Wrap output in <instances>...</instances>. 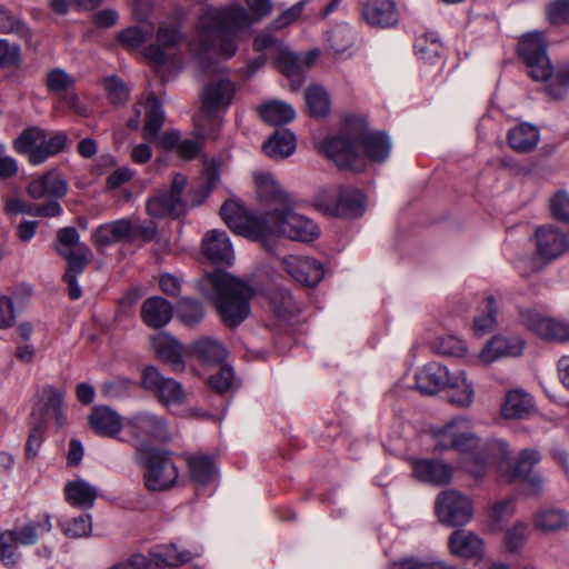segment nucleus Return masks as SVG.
I'll use <instances>...</instances> for the list:
<instances>
[{
    "instance_id": "obj_1",
    "label": "nucleus",
    "mask_w": 569,
    "mask_h": 569,
    "mask_svg": "<svg viewBox=\"0 0 569 569\" xmlns=\"http://www.w3.org/2000/svg\"><path fill=\"white\" fill-rule=\"evenodd\" d=\"M247 11L240 7L203 9L197 22V34L190 44L203 71L217 70L221 59L231 58L237 51L236 31L248 26Z\"/></svg>"
},
{
    "instance_id": "obj_2",
    "label": "nucleus",
    "mask_w": 569,
    "mask_h": 569,
    "mask_svg": "<svg viewBox=\"0 0 569 569\" xmlns=\"http://www.w3.org/2000/svg\"><path fill=\"white\" fill-rule=\"evenodd\" d=\"M326 156L340 169L362 172L369 161L382 162L391 151V142L382 132H371L357 123L326 141Z\"/></svg>"
},
{
    "instance_id": "obj_3",
    "label": "nucleus",
    "mask_w": 569,
    "mask_h": 569,
    "mask_svg": "<svg viewBox=\"0 0 569 569\" xmlns=\"http://www.w3.org/2000/svg\"><path fill=\"white\" fill-rule=\"evenodd\" d=\"M200 287L227 327L236 328L249 317L253 290L244 281L227 272H214L204 277Z\"/></svg>"
},
{
    "instance_id": "obj_4",
    "label": "nucleus",
    "mask_w": 569,
    "mask_h": 569,
    "mask_svg": "<svg viewBox=\"0 0 569 569\" xmlns=\"http://www.w3.org/2000/svg\"><path fill=\"white\" fill-rule=\"evenodd\" d=\"M169 438L167 421L148 411L137 412L124 420V432L119 438L134 446L136 457L146 456L154 450L152 443Z\"/></svg>"
},
{
    "instance_id": "obj_5",
    "label": "nucleus",
    "mask_w": 569,
    "mask_h": 569,
    "mask_svg": "<svg viewBox=\"0 0 569 569\" xmlns=\"http://www.w3.org/2000/svg\"><path fill=\"white\" fill-rule=\"evenodd\" d=\"M234 96L233 83L224 76L210 81L201 94V108L194 118V126L203 137L210 134L207 126L219 129L221 126L220 113L231 104Z\"/></svg>"
},
{
    "instance_id": "obj_6",
    "label": "nucleus",
    "mask_w": 569,
    "mask_h": 569,
    "mask_svg": "<svg viewBox=\"0 0 569 569\" xmlns=\"http://www.w3.org/2000/svg\"><path fill=\"white\" fill-rule=\"evenodd\" d=\"M319 234L320 230L313 220L287 206L264 216L263 239L267 236H282L291 240L309 242L317 239Z\"/></svg>"
},
{
    "instance_id": "obj_7",
    "label": "nucleus",
    "mask_w": 569,
    "mask_h": 569,
    "mask_svg": "<svg viewBox=\"0 0 569 569\" xmlns=\"http://www.w3.org/2000/svg\"><path fill=\"white\" fill-rule=\"evenodd\" d=\"M538 256L522 254L515 261L516 269L528 276L541 269L540 259L551 261L568 250L566 234L556 227L541 226L535 232Z\"/></svg>"
},
{
    "instance_id": "obj_8",
    "label": "nucleus",
    "mask_w": 569,
    "mask_h": 569,
    "mask_svg": "<svg viewBox=\"0 0 569 569\" xmlns=\"http://www.w3.org/2000/svg\"><path fill=\"white\" fill-rule=\"evenodd\" d=\"M182 33L176 26L162 23L158 27L156 41L144 48V58L161 72L178 71L182 67V58L179 44Z\"/></svg>"
},
{
    "instance_id": "obj_9",
    "label": "nucleus",
    "mask_w": 569,
    "mask_h": 569,
    "mask_svg": "<svg viewBox=\"0 0 569 569\" xmlns=\"http://www.w3.org/2000/svg\"><path fill=\"white\" fill-rule=\"evenodd\" d=\"M134 118H130L128 126L137 129L144 117L143 138L148 141H156L158 147L166 150L178 149L180 136L177 131H167L157 136L164 122V112L153 94H150L146 101H139L134 106Z\"/></svg>"
},
{
    "instance_id": "obj_10",
    "label": "nucleus",
    "mask_w": 569,
    "mask_h": 569,
    "mask_svg": "<svg viewBox=\"0 0 569 569\" xmlns=\"http://www.w3.org/2000/svg\"><path fill=\"white\" fill-rule=\"evenodd\" d=\"M432 447L436 453L457 450L460 453H471L480 446L471 423L466 418H455L443 427L431 430Z\"/></svg>"
},
{
    "instance_id": "obj_11",
    "label": "nucleus",
    "mask_w": 569,
    "mask_h": 569,
    "mask_svg": "<svg viewBox=\"0 0 569 569\" xmlns=\"http://www.w3.org/2000/svg\"><path fill=\"white\" fill-rule=\"evenodd\" d=\"M490 452L497 459L498 476L503 482H512L536 471L533 467L541 460V455L536 449H523L512 459L508 445L502 440L493 441Z\"/></svg>"
},
{
    "instance_id": "obj_12",
    "label": "nucleus",
    "mask_w": 569,
    "mask_h": 569,
    "mask_svg": "<svg viewBox=\"0 0 569 569\" xmlns=\"http://www.w3.org/2000/svg\"><path fill=\"white\" fill-rule=\"evenodd\" d=\"M316 206L330 216L356 218L365 211V196L358 189L332 187L317 194Z\"/></svg>"
},
{
    "instance_id": "obj_13",
    "label": "nucleus",
    "mask_w": 569,
    "mask_h": 569,
    "mask_svg": "<svg viewBox=\"0 0 569 569\" xmlns=\"http://www.w3.org/2000/svg\"><path fill=\"white\" fill-rule=\"evenodd\" d=\"M518 52L533 80L546 81L551 77L552 67L547 54V40L543 32L531 31L523 34L518 44Z\"/></svg>"
},
{
    "instance_id": "obj_14",
    "label": "nucleus",
    "mask_w": 569,
    "mask_h": 569,
    "mask_svg": "<svg viewBox=\"0 0 569 569\" xmlns=\"http://www.w3.org/2000/svg\"><path fill=\"white\" fill-rule=\"evenodd\" d=\"M136 460L146 467L143 476L146 487L152 491H162L171 488L178 479V468L171 457L161 450L154 449Z\"/></svg>"
},
{
    "instance_id": "obj_15",
    "label": "nucleus",
    "mask_w": 569,
    "mask_h": 569,
    "mask_svg": "<svg viewBox=\"0 0 569 569\" xmlns=\"http://www.w3.org/2000/svg\"><path fill=\"white\" fill-rule=\"evenodd\" d=\"M141 386L167 407L182 405L187 400L182 386L174 379L162 376L156 367H147L142 371Z\"/></svg>"
},
{
    "instance_id": "obj_16",
    "label": "nucleus",
    "mask_w": 569,
    "mask_h": 569,
    "mask_svg": "<svg viewBox=\"0 0 569 569\" xmlns=\"http://www.w3.org/2000/svg\"><path fill=\"white\" fill-rule=\"evenodd\" d=\"M436 511L439 520L448 526H465L472 517L473 508L470 499L457 490L442 491L436 499Z\"/></svg>"
},
{
    "instance_id": "obj_17",
    "label": "nucleus",
    "mask_w": 569,
    "mask_h": 569,
    "mask_svg": "<svg viewBox=\"0 0 569 569\" xmlns=\"http://www.w3.org/2000/svg\"><path fill=\"white\" fill-rule=\"evenodd\" d=\"M224 222L236 233L254 240L263 239L264 218L261 220L236 201H226L220 210Z\"/></svg>"
},
{
    "instance_id": "obj_18",
    "label": "nucleus",
    "mask_w": 569,
    "mask_h": 569,
    "mask_svg": "<svg viewBox=\"0 0 569 569\" xmlns=\"http://www.w3.org/2000/svg\"><path fill=\"white\" fill-rule=\"evenodd\" d=\"M187 186V178L177 173L173 176L169 191L159 192L147 202V211L156 218L178 216L184 211L182 193Z\"/></svg>"
},
{
    "instance_id": "obj_19",
    "label": "nucleus",
    "mask_w": 569,
    "mask_h": 569,
    "mask_svg": "<svg viewBox=\"0 0 569 569\" xmlns=\"http://www.w3.org/2000/svg\"><path fill=\"white\" fill-rule=\"evenodd\" d=\"M59 246L57 251L62 256L72 270L84 271L93 259L89 247L80 242L79 232L73 227L62 228L58 231Z\"/></svg>"
},
{
    "instance_id": "obj_20",
    "label": "nucleus",
    "mask_w": 569,
    "mask_h": 569,
    "mask_svg": "<svg viewBox=\"0 0 569 569\" xmlns=\"http://www.w3.org/2000/svg\"><path fill=\"white\" fill-rule=\"evenodd\" d=\"M521 323L538 337L550 341L569 339V323L526 309L520 312Z\"/></svg>"
},
{
    "instance_id": "obj_21",
    "label": "nucleus",
    "mask_w": 569,
    "mask_h": 569,
    "mask_svg": "<svg viewBox=\"0 0 569 569\" xmlns=\"http://www.w3.org/2000/svg\"><path fill=\"white\" fill-rule=\"evenodd\" d=\"M523 349L525 341L520 337L497 335L485 345L473 361L487 366L501 358L518 357Z\"/></svg>"
},
{
    "instance_id": "obj_22",
    "label": "nucleus",
    "mask_w": 569,
    "mask_h": 569,
    "mask_svg": "<svg viewBox=\"0 0 569 569\" xmlns=\"http://www.w3.org/2000/svg\"><path fill=\"white\" fill-rule=\"evenodd\" d=\"M201 252L216 264L230 266L234 259L233 248L227 232L218 229L204 233L201 241Z\"/></svg>"
},
{
    "instance_id": "obj_23",
    "label": "nucleus",
    "mask_w": 569,
    "mask_h": 569,
    "mask_svg": "<svg viewBox=\"0 0 569 569\" xmlns=\"http://www.w3.org/2000/svg\"><path fill=\"white\" fill-rule=\"evenodd\" d=\"M283 269L295 280L313 287L323 278V268L317 260L303 256H288L281 261Z\"/></svg>"
},
{
    "instance_id": "obj_24",
    "label": "nucleus",
    "mask_w": 569,
    "mask_h": 569,
    "mask_svg": "<svg viewBox=\"0 0 569 569\" xmlns=\"http://www.w3.org/2000/svg\"><path fill=\"white\" fill-rule=\"evenodd\" d=\"M90 428L99 436L113 438L121 429L124 430V421L120 415L108 406H96L89 418Z\"/></svg>"
},
{
    "instance_id": "obj_25",
    "label": "nucleus",
    "mask_w": 569,
    "mask_h": 569,
    "mask_svg": "<svg viewBox=\"0 0 569 569\" xmlns=\"http://www.w3.org/2000/svg\"><path fill=\"white\" fill-rule=\"evenodd\" d=\"M202 551L197 549L178 550L176 545H164L156 547L151 551L152 569H178L179 566L191 561L194 557H200Z\"/></svg>"
},
{
    "instance_id": "obj_26",
    "label": "nucleus",
    "mask_w": 569,
    "mask_h": 569,
    "mask_svg": "<svg viewBox=\"0 0 569 569\" xmlns=\"http://www.w3.org/2000/svg\"><path fill=\"white\" fill-rule=\"evenodd\" d=\"M412 472L420 481L442 486L452 479L453 469L441 461L421 459L413 461Z\"/></svg>"
},
{
    "instance_id": "obj_27",
    "label": "nucleus",
    "mask_w": 569,
    "mask_h": 569,
    "mask_svg": "<svg viewBox=\"0 0 569 569\" xmlns=\"http://www.w3.org/2000/svg\"><path fill=\"white\" fill-rule=\"evenodd\" d=\"M449 376L450 372L445 366L430 362L417 372L416 386L421 393L431 396L445 389Z\"/></svg>"
},
{
    "instance_id": "obj_28",
    "label": "nucleus",
    "mask_w": 569,
    "mask_h": 569,
    "mask_svg": "<svg viewBox=\"0 0 569 569\" xmlns=\"http://www.w3.org/2000/svg\"><path fill=\"white\" fill-rule=\"evenodd\" d=\"M67 182L56 172L46 174L30 181L27 192L33 199H57L67 193Z\"/></svg>"
},
{
    "instance_id": "obj_29",
    "label": "nucleus",
    "mask_w": 569,
    "mask_h": 569,
    "mask_svg": "<svg viewBox=\"0 0 569 569\" xmlns=\"http://www.w3.org/2000/svg\"><path fill=\"white\" fill-rule=\"evenodd\" d=\"M450 551L460 558H481L485 551L483 540L475 532L456 530L449 538Z\"/></svg>"
},
{
    "instance_id": "obj_30",
    "label": "nucleus",
    "mask_w": 569,
    "mask_h": 569,
    "mask_svg": "<svg viewBox=\"0 0 569 569\" xmlns=\"http://www.w3.org/2000/svg\"><path fill=\"white\" fill-rule=\"evenodd\" d=\"M132 232L131 222L127 219H120L100 226L92 234V241L98 250H102L104 247L130 238Z\"/></svg>"
},
{
    "instance_id": "obj_31",
    "label": "nucleus",
    "mask_w": 569,
    "mask_h": 569,
    "mask_svg": "<svg viewBox=\"0 0 569 569\" xmlns=\"http://www.w3.org/2000/svg\"><path fill=\"white\" fill-rule=\"evenodd\" d=\"M445 389L448 390L449 401L457 407L467 408L475 400L473 383L468 379L465 371L450 373Z\"/></svg>"
},
{
    "instance_id": "obj_32",
    "label": "nucleus",
    "mask_w": 569,
    "mask_h": 569,
    "mask_svg": "<svg viewBox=\"0 0 569 569\" xmlns=\"http://www.w3.org/2000/svg\"><path fill=\"white\" fill-rule=\"evenodd\" d=\"M63 493L66 501L71 507L80 509L91 508L98 497L97 488L83 479L68 481Z\"/></svg>"
},
{
    "instance_id": "obj_33",
    "label": "nucleus",
    "mask_w": 569,
    "mask_h": 569,
    "mask_svg": "<svg viewBox=\"0 0 569 569\" xmlns=\"http://www.w3.org/2000/svg\"><path fill=\"white\" fill-rule=\"evenodd\" d=\"M569 523V515L561 508L543 507L532 515V526L542 533H555Z\"/></svg>"
},
{
    "instance_id": "obj_34",
    "label": "nucleus",
    "mask_w": 569,
    "mask_h": 569,
    "mask_svg": "<svg viewBox=\"0 0 569 569\" xmlns=\"http://www.w3.org/2000/svg\"><path fill=\"white\" fill-rule=\"evenodd\" d=\"M52 529L51 518L48 513L41 515L37 521H30L22 526H16L12 529L6 530V533H11L13 541L19 545H33L38 541L39 537L43 533L50 532Z\"/></svg>"
},
{
    "instance_id": "obj_35",
    "label": "nucleus",
    "mask_w": 569,
    "mask_h": 569,
    "mask_svg": "<svg viewBox=\"0 0 569 569\" xmlns=\"http://www.w3.org/2000/svg\"><path fill=\"white\" fill-rule=\"evenodd\" d=\"M172 317L171 305L160 297H151L141 306V318L150 328H161L166 326Z\"/></svg>"
},
{
    "instance_id": "obj_36",
    "label": "nucleus",
    "mask_w": 569,
    "mask_h": 569,
    "mask_svg": "<svg viewBox=\"0 0 569 569\" xmlns=\"http://www.w3.org/2000/svg\"><path fill=\"white\" fill-rule=\"evenodd\" d=\"M363 17L371 26L390 27L397 22L396 6L391 0H370L363 7Z\"/></svg>"
},
{
    "instance_id": "obj_37",
    "label": "nucleus",
    "mask_w": 569,
    "mask_h": 569,
    "mask_svg": "<svg viewBox=\"0 0 569 569\" xmlns=\"http://www.w3.org/2000/svg\"><path fill=\"white\" fill-rule=\"evenodd\" d=\"M151 346L158 358L172 365L174 368L182 366V347L167 332H158L151 337Z\"/></svg>"
},
{
    "instance_id": "obj_38",
    "label": "nucleus",
    "mask_w": 569,
    "mask_h": 569,
    "mask_svg": "<svg viewBox=\"0 0 569 569\" xmlns=\"http://www.w3.org/2000/svg\"><path fill=\"white\" fill-rule=\"evenodd\" d=\"M258 112L261 119L270 126H283L296 118L292 106L280 100H270L260 104Z\"/></svg>"
},
{
    "instance_id": "obj_39",
    "label": "nucleus",
    "mask_w": 569,
    "mask_h": 569,
    "mask_svg": "<svg viewBox=\"0 0 569 569\" xmlns=\"http://www.w3.org/2000/svg\"><path fill=\"white\" fill-rule=\"evenodd\" d=\"M253 180L258 197L266 202L284 204L287 194L274 177L269 172H256Z\"/></svg>"
},
{
    "instance_id": "obj_40",
    "label": "nucleus",
    "mask_w": 569,
    "mask_h": 569,
    "mask_svg": "<svg viewBox=\"0 0 569 569\" xmlns=\"http://www.w3.org/2000/svg\"><path fill=\"white\" fill-rule=\"evenodd\" d=\"M262 149L269 158H287L296 150V137L288 130L277 131L263 143Z\"/></svg>"
},
{
    "instance_id": "obj_41",
    "label": "nucleus",
    "mask_w": 569,
    "mask_h": 569,
    "mask_svg": "<svg viewBox=\"0 0 569 569\" xmlns=\"http://www.w3.org/2000/svg\"><path fill=\"white\" fill-rule=\"evenodd\" d=\"M510 147L517 152H530L539 141L538 129L531 124L521 123L508 133Z\"/></svg>"
},
{
    "instance_id": "obj_42",
    "label": "nucleus",
    "mask_w": 569,
    "mask_h": 569,
    "mask_svg": "<svg viewBox=\"0 0 569 569\" xmlns=\"http://www.w3.org/2000/svg\"><path fill=\"white\" fill-rule=\"evenodd\" d=\"M192 353L198 359L208 363H218L227 358V348L219 340L203 337L192 345Z\"/></svg>"
},
{
    "instance_id": "obj_43",
    "label": "nucleus",
    "mask_w": 569,
    "mask_h": 569,
    "mask_svg": "<svg viewBox=\"0 0 569 569\" xmlns=\"http://www.w3.org/2000/svg\"><path fill=\"white\" fill-rule=\"evenodd\" d=\"M274 61L278 68L291 80L292 89H298L306 72L299 54L289 51L286 47Z\"/></svg>"
},
{
    "instance_id": "obj_44",
    "label": "nucleus",
    "mask_w": 569,
    "mask_h": 569,
    "mask_svg": "<svg viewBox=\"0 0 569 569\" xmlns=\"http://www.w3.org/2000/svg\"><path fill=\"white\" fill-rule=\"evenodd\" d=\"M532 407V399L528 393L521 390H513L507 393L501 410L507 419H522L529 415Z\"/></svg>"
},
{
    "instance_id": "obj_45",
    "label": "nucleus",
    "mask_w": 569,
    "mask_h": 569,
    "mask_svg": "<svg viewBox=\"0 0 569 569\" xmlns=\"http://www.w3.org/2000/svg\"><path fill=\"white\" fill-rule=\"evenodd\" d=\"M355 42V32L348 24H338L332 28L327 37V43L329 50L335 56L345 54Z\"/></svg>"
},
{
    "instance_id": "obj_46",
    "label": "nucleus",
    "mask_w": 569,
    "mask_h": 569,
    "mask_svg": "<svg viewBox=\"0 0 569 569\" xmlns=\"http://www.w3.org/2000/svg\"><path fill=\"white\" fill-rule=\"evenodd\" d=\"M67 143V136L63 132L48 133L38 151L31 156V164L38 166L46 162L50 157L61 152Z\"/></svg>"
},
{
    "instance_id": "obj_47",
    "label": "nucleus",
    "mask_w": 569,
    "mask_h": 569,
    "mask_svg": "<svg viewBox=\"0 0 569 569\" xmlns=\"http://www.w3.org/2000/svg\"><path fill=\"white\" fill-rule=\"evenodd\" d=\"M47 134V131L39 128L27 129L13 141V148L18 153L27 154L31 163V156L38 151Z\"/></svg>"
},
{
    "instance_id": "obj_48",
    "label": "nucleus",
    "mask_w": 569,
    "mask_h": 569,
    "mask_svg": "<svg viewBox=\"0 0 569 569\" xmlns=\"http://www.w3.org/2000/svg\"><path fill=\"white\" fill-rule=\"evenodd\" d=\"M189 473L193 481L206 485L214 480L216 468L207 456H191L188 459Z\"/></svg>"
},
{
    "instance_id": "obj_49",
    "label": "nucleus",
    "mask_w": 569,
    "mask_h": 569,
    "mask_svg": "<svg viewBox=\"0 0 569 569\" xmlns=\"http://www.w3.org/2000/svg\"><path fill=\"white\" fill-rule=\"evenodd\" d=\"M497 325L496 301L492 297H489L483 301L482 309L475 317L473 332L477 336H483L492 331Z\"/></svg>"
},
{
    "instance_id": "obj_50",
    "label": "nucleus",
    "mask_w": 569,
    "mask_h": 569,
    "mask_svg": "<svg viewBox=\"0 0 569 569\" xmlns=\"http://www.w3.org/2000/svg\"><path fill=\"white\" fill-rule=\"evenodd\" d=\"M305 99L309 112L313 117H325L330 110V98L320 86H312L306 90Z\"/></svg>"
},
{
    "instance_id": "obj_51",
    "label": "nucleus",
    "mask_w": 569,
    "mask_h": 569,
    "mask_svg": "<svg viewBox=\"0 0 569 569\" xmlns=\"http://www.w3.org/2000/svg\"><path fill=\"white\" fill-rule=\"evenodd\" d=\"M62 397V392L52 388L51 386L43 387L40 396V401L46 407L47 412H52L56 423L59 428L63 427L67 422L66 417L61 410Z\"/></svg>"
},
{
    "instance_id": "obj_52",
    "label": "nucleus",
    "mask_w": 569,
    "mask_h": 569,
    "mask_svg": "<svg viewBox=\"0 0 569 569\" xmlns=\"http://www.w3.org/2000/svg\"><path fill=\"white\" fill-rule=\"evenodd\" d=\"M529 537V526L525 521H516L506 531L505 545L509 552L521 550Z\"/></svg>"
},
{
    "instance_id": "obj_53",
    "label": "nucleus",
    "mask_w": 569,
    "mask_h": 569,
    "mask_svg": "<svg viewBox=\"0 0 569 569\" xmlns=\"http://www.w3.org/2000/svg\"><path fill=\"white\" fill-rule=\"evenodd\" d=\"M253 48L256 51L276 59L286 46L271 32L262 31L254 38Z\"/></svg>"
},
{
    "instance_id": "obj_54",
    "label": "nucleus",
    "mask_w": 569,
    "mask_h": 569,
    "mask_svg": "<svg viewBox=\"0 0 569 569\" xmlns=\"http://www.w3.org/2000/svg\"><path fill=\"white\" fill-rule=\"evenodd\" d=\"M196 130H198V129L196 128ZM207 130L210 131V134L207 137L201 136L199 133V131H197V138L186 139V140L180 141L178 149H177L178 156L184 160H190V159L194 158L199 153L202 142L206 139L214 138V133L218 131L217 129H214L210 126H207Z\"/></svg>"
},
{
    "instance_id": "obj_55",
    "label": "nucleus",
    "mask_w": 569,
    "mask_h": 569,
    "mask_svg": "<svg viewBox=\"0 0 569 569\" xmlns=\"http://www.w3.org/2000/svg\"><path fill=\"white\" fill-rule=\"evenodd\" d=\"M178 316L184 325L193 326L203 318V310L199 302L184 298L178 303Z\"/></svg>"
},
{
    "instance_id": "obj_56",
    "label": "nucleus",
    "mask_w": 569,
    "mask_h": 569,
    "mask_svg": "<svg viewBox=\"0 0 569 569\" xmlns=\"http://www.w3.org/2000/svg\"><path fill=\"white\" fill-rule=\"evenodd\" d=\"M73 83V78L63 69L56 68L47 74V88L51 93L61 94L67 92Z\"/></svg>"
},
{
    "instance_id": "obj_57",
    "label": "nucleus",
    "mask_w": 569,
    "mask_h": 569,
    "mask_svg": "<svg viewBox=\"0 0 569 569\" xmlns=\"http://www.w3.org/2000/svg\"><path fill=\"white\" fill-rule=\"evenodd\" d=\"M61 527L67 537H86L89 536L92 531L91 517L89 515H81L70 521L62 523Z\"/></svg>"
},
{
    "instance_id": "obj_58",
    "label": "nucleus",
    "mask_w": 569,
    "mask_h": 569,
    "mask_svg": "<svg viewBox=\"0 0 569 569\" xmlns=\"http://www.w3.org/2000/svg\"><path fill=\"white\" fill-rule=\"evenodd\" d=\"M437 350L443 356L463 357L467 355L466 342L455 336L442 337L438 340Z\"/></svg>"
},
{
    "instance_id": "obj_59",
    "label": "nucleus",
    "mask_w": 569,
    "mask_h": 569,
    "mask_svg": "<svg viewBox=\"0 0 569 569\" xmlns=\"http://www.w3.org/2000/svg\"><path fill=\"white\" fill-rule=\"evenodd\" d=\"M18 542L13 541L11 533H6L4 531L0 533L1 561L6 567H12L18 562Z\"/></svg>"
},
{
    "instance_id": "obj_60",
    "label": "nucleus",
    "mask_w": 569,
    "mask_h": 569,
    "mask_svg": "<svg viewBox=\"0 0 569 569\" xmlns=\"http://www.w3.org/2000/svg\"><path fill=\"white\" fill-rule=\"evenodd\" d=\"M546 16L552 24L569 23V0H552L546 8Z\"/></svg>"
},
{
    "instance_id": "obj_61",
    "label": "nucleus",
    "mask_w": 569,
    "mask_h": 569,
    "mask_svg": "<svg viewBox=\"0 0 569 569\" xmlns=\"http://www.w3.org/2000/svg\"><path fill=\"white\" fill-rule=\"evenodd\" d=\"M44 431L46 423L43 421H39L31 428L26 443V455L28 459H32L38 456L44 438Z\"/></svg>"
},
{
    "instance_id": "obj_62",
    "label": "nucleus",
    "mask_w": 569,
    "mask_h": 569,
    "mask_svg": "<svg viewBox=\"0 0 569 569\" xmlns=\"http://www.w3.org/2000/svg\"><path fill=\"white\" fill-rule=\"evenodd\" d=\"M525 485L526 495L529 497H540L546 489V480L537 470L519 478Z\"/></svg>"
},
{
    "instance_id": "obj_63",
    "label": "nucleus",
    "mask_w": 569,
    "mask_h": 569,
    "mask_svg": "<svg viewBox=\"0 0 569 569\" xmlns=\"http://www.w3.org/2000/svg\"><path fill=\"white\" fill-rule=\"evenodd\" d=\"M552 216L560 221L569 222V196L565 191H558L550 199Z\"/></svg>"
},
{
    "instance_id": "obj_64",
    "label": "nucleus",
    "mask_w": 569,
    "mask_h": 569,
    "mask_svg": "<svg viewBox=\"0 0 569 569\" xmlns=\"http://www.w3.org/2000/svg\"><path fill=\"white\" fill-rule=\"evenodd\" d=\"M390 569H443V562L435 559L420 560L417 558H406L393 562Z\"/></svg>"
}]
</instances>
